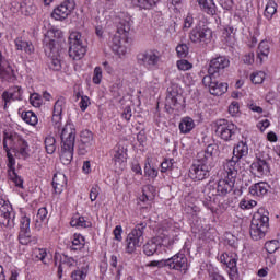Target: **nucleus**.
Returning a JSON list of instances; mask_svg holds the SVG:
<instances>
[{
	"mask_svg": "<svg viewBox=\"0 0 280 280\" xmlns=\"http://www.w3.org/2000/svg\"><path fill=\"white\" fill-rule=\"evenodd\" d=\"M244 156H248V144L244 141L238 142L233 149V156L236 161L240 159H244Z\"/></svg>",
	"mask_w": 280,
	"mask_h": 280,
	"instance_id": "33",
	"label": "nucleus"
},
{
	"mask_svg": "<svg viewBox=\"0 0 280 280\" xmlns=\"http://www.w3.org/2000/svg\"><path fill=\"white\" fill-rule=\"evenodd\" d=\"M202 84H205V86H208L211 95L220 96L224 95V93L229 91V84L218 82V80H215V77L213 75L203 77Z\"/></svg>",
	"mask_w": 280,
	"mask_h": 280,
	"instance_id": "14",
	"label": "nucleus"
},
{
	"mask_svg": "<svg viewBox=\"0 0 280 280\" xmlns=\"http://www.w3.org/2000/svg\"><path fill=\"white\" fill-rule=\"evenodd\" d=\"M49 68L52 69V71H60V69H62V63L60 62V59L58 58L50 59Z\"/></svg>",
	"mask_w": 280,
	"mask_h": 280,
	"instance_id": "55",
	"label": "nucleus"
},
{
	"mask_svg": "<svg viewBox=\"0 0 280 280\" xmlns=\"http://www.w3.org/2000/svg\"><path fill=\"white\" fill-rule=\"evenodd\" d=\"M235 187V179L226 178L219 179L217 183V194L218 196H228V194H231L233 191V188Z\"/></svg>",
	"mask_w": 280,
	"mask_h": 280,
	"instance_id": "20",
	"label": "nucleus"
},
{
	"mask_svg": "<svg viewBox=\"0 0 280 280\" xmlns=\"http://www.w3.org/2000/svg\"><path fill=\"white\" fill-rule=\"evenodd\" d=\"M229 113L230 115H232V117H235V115L240 113V103H237L236 101L232 102L229 106Z\"/></svg>",
	"mask_w": 280,
	"mask_h": 280,
	"instance_id": "57",
	"label": "nucleus"
},
{
	"mask_svg": "<svg viewBox=\"0 0 280 280\" xmlns=\"http://www.w3.org/2000/svg\"><path fill=\"white\" fill-rule=\"evenodd\" d=\"M132 27V18L128 12H120L117 16V33L112 38L110 47L115 54H126L125 43H128V34Z\"/></svg>",
	"mask_w": 280,
	"mask_h": 280,
	"instance_id": "2",
	"label": "nucleus"
},
{
	"mask_svg": "<svg viewBox=\"0 0 280 280\" xmlns=\"http://www.w3.org/2000/svg\"><path fill=\"white\" fill-rule=\"evenodd\" d=\"M16 51H24L26 56H32L34 54V44L32 42L23 40V38L18 37L14 40Z\"/></svg>",
	"mask_w": 280,
	"mask_h": 280,
	"instance_id": "24",
	"label": "nucleus"
},
{
	"mask_svg": "<svg viewBox=\"0 0 280 280\" xmlns=\"http://www.w3.org/2000/svg\"><path fill=\"white\" fill-rule=\"evenodd\" d=\"M62 106H65V97H59L55 105L52 112V122L55 124V128H60L61 119H62Z\"/></svg>",
	"mask_w": 280,
	"mask_h": 280,
	"instance_id": "22",
	"label": "nucleus"
},
{
	"mask_svg": "<svg viewBox=\"0 0 280 280\" xmlns=\"http://www.w3.org/2000/svg\"><path fill=\"white\" fill-rule=\"evenodd\" d=\"M20 231H30V218L24 215L20 220Z\"/></svg>",
	"mask_w": 280,
	"mask_h": 280,
	"instance_id": "56",
	"label": "nucleus"
},
{
	"mask_svg": "<svg viewBox=\"0 0 280 280\" xmlns=\"http://www.w3.org/2000/svg\"><path fill=\"white\" fill-rule=\"evenodd\" d=\"M197 3L199 4L200 10L210 16H214L215 12H218V7L213 0H197Z\"/></svg>",
	"mask_w": 280,
	"mask_h": 280,
	"instance_id": "30",
	"label": "nucleus"
},
{
	"mask_svg": "<svg viewBox=\"0 0 280 280\" xmlns=\"http://www.w3.org/2000/svg\"><path fill=\"white\" fill-rule=\"evenodd\" d=\"M268 189H270V186L266 182H260L252 185L249 187V194L252 196H266L268 194Z\"/></svg>",
	"mask_w": 280,
	"mask_h": 280,
	"instance_id": "29",
	"label": "nucleus"
},
{
	"mask_svg": "<svg viewBox=\"0 0 280 280\" xmlns=\"http://www.w3.org/2000/svg\"><path fill=\"white\" fill-rule=\"evenodd\" d=\"M131 3L140 10H152L159 3V0H131Z\"/></svg>",
	"mask_w": 280,
	"mask_h": 280,
	"instance_id": "38",
	"label": "nucleus"
},
{
	"mask_svg": "<svg viewBox=\"0 0 280 280\" xmlns=\"http://www.w3.org/2000/svg\"><path fill=\"white\" fill-rule=\"evenodd\" d=\"M113 161L116 172L126 170V149L121 145H116L113 150Z\"/></svg>",
	"mask_w": 280,
	"mask_h": 280,
	"instance_id": "17",
	"label": "nucleus"
},
{
	"mask_svg": "<svg viewBox=\"0 0 280 280\" xmlns=\"http://www.w3.org/2000/svg\"><path fill=\"white\" fill-rule=\"evenodd\" d=\"M162 246L156 238H152L143 245V253L147 257H152V255L159 253V248Z\"/></svg>",
	"mask_w": 280,
	"mask_h": 280,
	"instance_id": "32",
	"label": "nucleus"
},
{
	"mask_svg": "<svg viewBox=\"0 0 280 280\" xmlns=\"http://www.w3.org/2000/svg\"><path fill=\"white\" fill-rule=\"evenodd\" d=\"M233 0H219V4L223 10H233Z\"/></svg>",
	"mask_w": 280,
	"mask_h": 280,
	"instance_id": "63",
	"label": "nucleus"
},
{
	"mask_svg": "<svg viewBox=\"0 0 280 280\" xmlns=\"http://www.w3.org/2000/svg\"><path fill=\"white\" fill-rule=\"evenodd\" d=\"M75 126L66 124L61 130V154L60 161L63 165H70L73 161V150L75 148Z\"/></svg>",
	"mask_w": 280,
	"mask_h": 280,
	"instance_id": "3",
	"label": "nucleus"
},
{
	"mask_svg": "<svg viewBox=\"0 0 280 280\" xmlns=\"http://www.w3.org/2000/svg\"><path fill=\"white\" fill-rule=\"evenodd\" d=\"M45 148L47 154H54V152H56V138H54V136L46 137Z\"/></svg>",
	"mask_w": 280,
	"mask_h": 280,
	"instance_id": "46",
	"label": "nucleus"
},
{
	"mask_svg": "<svg viewBox=\"0 0 280 280\" xmlns=\"http://www.w3.org/2000/svg\"><path fill=\"white\" fill-rule=\"evenodd\" d=\"M166 268H168V270H177L178 272H187V270H189L187 256L183 253L175 254L173 257L166 259Z\"/></svg>",
	"mask_w": 280,
	"mask_h": 280,
	"instance_id": "13",
	"label": "nucleus"
},
{
	"mask_svg": "<svg viewBox=\"0 0 280 280\" xmlns=\"http://www.w3.org/2000/svg\"><path fill=\"white\" fill-rule=\"evenodd\" d=\"M30 102H31L32 106H34L35 108H40V106L43 105V98L40 97V94H38V93L31 94Z\"/></svg>",
	"mask_w": 280,
	"mask_h": 280,
	"instance_id": "51",
	"label": "nucleus"
},
{
	"mask_svg": "<svg viewBox=\"0 0 280 280\" xmlns=\"http://www.w3.org/2000/svg\"><path fill=\"white\" fill-rule=\"evenodd\" d=\"M252 170L257 176H267V174H270V167L265 160H257L254 162L252 164Z\"/></svg>",
	"mask_w": 280,
	"mask_h": 280,
	"instance_id": "27",
	"label": "nucleus"
},
{
	"mask_svg": "<svg viewBox=\"0 0 280 280\" xmlns=\"http://www.w3.org/2000/svg\"><path fill=\"white\" fill-rule=\"evenodd\" d=\"M14 220H16V212H14L12 203L0 199V224L5 229H14Z\"/></svg>",
	"mask_w": 280,
	"mask_h": 280,
	"instance_id": "9",
	"label": "nucleus"
},
{
	"mask_svg": "<svg viewBox=\"0 0 280 280\" xmlns=\"http://www.w3.org/2000/svg\"><path fill=\"white\" fill-rule=\"evenodd\" d=\"M264 80H266V73L264 71L254 72L250 75L253 84H262Z\"/></svg>",
	"mask_w": 280,
	"mask_h": 280,
	"instance_id": "49",
	"label": "nucleus"
},
{
	"mask_svg": "<svg viewBox=\"0 0 280 280\" xmlns=\"http://www.w3.org/2000/svg\"><path fill=\"white\" fill-rule=\"evenodd\" d=\"M212 167L213 164L207 163L205 160L197 158L189 168V177L192 180H205L206 178H209Z\"/></svg>",
	"mask_w": 280,
	"mask_h": 280,
	"instance_id": "8",
	"label": "nucleus"
},
{
	"mask_svg": "<svg viewBox=\"0 0 280 280\" xmlns=\"http://www.w3.org/2000/svg\"><path fill=\"white\" fill-rule=\"evenodd\" d=\"M69 56L72 60H81L86 54V44L80 32H72L69 36Z\"/></svg>",
	"mask_w": 280,
	"mask_h": 280,
	"instance_id": "7",
	"label": "nucleus"
},
{
	"mask_svg": "<svg viewBox=\"0 0 280 280\" xmlns=\"http://www.w3.org/2000/svg\"><path fill=\"white\" fill-rule=\"evenodd\" d=\"M74 10L75 1L66 0L52 11L51 16L55 21H65Z\"/></svg>",
	"mask_w": 280,
	"mask_h": 280,
	"instance_id": "15",
	"label": "nucleus"
},
{
	"mask_svg": "<svg viewBox=\"0 0 280 280\" xmlns=\"http://www.w3.org/2000/svg\"><path fill=\"white\" fill-rule=\"evenodd\" d=\"M147 228L148 223L140 222L128 234L126 238V253H128V255H132V253H135L137 248H141V246H143V242L145 241L143 238V233L145 232Z\"/></svg>",
	"mask_w": 280,
	"mask_h": 280,
	"instance_id": "5",
	"label": "nucleus"
},
{
	"mask_svg": "<svg viewBox=\"0 0 280 280\" xmlns=\"http://www.w3.org/2000/svg\"><path fill=\"white\" fill-rule=\"evenodd\" d=\"M213 32L207 25H196L189 33V38L195 45H208L211 43Z\"/></svg>",
	"mask_w": 280,
	"mask_h": 280,
	"instance_id": "10",
	"label": "nucleus"
},
{
	"mask_svg": "<svg viewBox=\"0 0 280 280\" xmlns=\"http://www.w3.org/2000/svg\"><path fill=\"white\" fill-rule=\"evenodd\" d=\"M147 228L148 223L140 222L128 234L126 238V253H128V255H132V253H135L137 248H141V246H143V242L145 241L143 238V233L145 232Z\"/></svg>",
	"mask_w": 280,
	"mask_h": 280,
	"instance_id": "6",
	"label": "nucleus"
},
{
	"mask_svg": "<svg viewBox=\"0 0 280 280\" xmlns=\"http://www.w3.org/2000/svg\"><path fill=\"white\" fill-rule=\"evenodd\" d=\"M174 167V160H165L161 163V172H167V170H172Z\"/></svg>",
	"mask_w": 280,
	"mask_h": 280,
	"instance_id": "60",
	"label": "nucleus"
},
{
	"mask_svg": "<svg viewBox=\"0 0 280 280\" xmlns=\"http://www.w3.org/2000/svg\"><path fill=\"white\" fill-rule=\"evenodd\" d=\"M275 14H277V2L269 0L265 8V16L268 19V21H270Z\"/></svg>",
	"mask_w": 280,
	"mask_h": 280,
	"instance_id": "43",
	"label": "nucleus"
},
{
	"mask_svg": "<svg viewBox=\"0 0 280 280\" xmlns=\"http://www.w3.org/2000/svg\"><path fill=\"white\" fill-rule=\"evenodd\" d=\"M180 94L176 92H170L166 96L165 106H168L172 110L178 108V102H180Z\"/></svg>",
	"mask_w": 280,
	"mask_h": 280,
	"instance_id": "36",
	"label": "nucleus"
},
{
	"mask_svg": "<svg viewBox=\"0 0 280 280\" xmlns=\"http://www.w3.org/2000/svg\"><path fill=\"white\" fill-rule=\"evenodd\" d=\"M20 10L22 14H25V16H32L36 12V7L32 3L30 0H24L21 5Z\"/></svg>",
	"mask_w": 280,
	"mask_h": 280,
	"instance_id": "40",
	"label": "nucleus"
},
{
	"mask_svg": "<svg viewBox=\"0 0 280 280\" xmlns=\"http://www.w3.org/2000/svg\"><path fill=\"white\" fill-rule=\"evenodd\" d=\"M241 209H253V207H257V201L255 200H242L240 203Z\"/></svg>",
	"mask_w": 280,
	"mask_h": 280,
	"instance_id": "58",
	"label": "nucleus"
},
{
	"mask_svg": "<svg viewBox=\"0 0 280 280\" xmlns=\"http://www.w3.org/2000/svg\"><path fill=\"white\" fill-rule=\"evenodd\" d=\"M270 218L268 217V211L266 209L260 208L257 212L254 213L250 225V237L255 242H259V240H264L266 237V233H268V226H270Z\"/></svg>",
	"mask_w": 280,
	"mask_h": 280,
	"instance_id": "4",
	"label": "nucleus"
},
{
	"mask_svg": "<svg viewBox=\"0 0 280 280\" xmlns=\"http://www.w3.org/2000/svg\"><path fill=\"white\" fill-rule=\"evenodd\" d=\"M231 65V61L224 57V56H219L213 59H211L209 69H208V75H214V73H220V71L226 69Z\"/></svg>",
	"mask_w": 280,
	"mask_h": 280,
	"instance_id": "19",
	"label": "nucleus"
},
{
	"mask_svg": "<svg viewBox=\"0 0 280 280\" xmlns=\"http://www.w3.org/2000/svg\"><path fill=\"white\" fill-rule=\"evenodd\" d=\"M176 54L179 58H187L189 54V47L187 46V44H179L176 47Z\"/></svg>",
	"mask_w": 280,
	"mask_h": 280,
	"instance_id": "52",
	"label": "nucleus"
},
{
	"mask_svg": "<svg viewBox=\"0 0 280 280\" xmlns=\"http://www.w3.org/2000/svg\"><path fill=\"white\" fill-rule=\"evenodd\" d=\"M144 174L149 178H156V176H159V171H156L155 168H151L150 163H147L144 165Z\"/></svg>",
	"mask_w": 280,
	"mask_h": 280,
	"instance_id": "54",
	"label": "nucleus"
},
{
	"mask_svg": "<svg viewBox=\"0 0 280 280\" xmlns=\"http://www.w3.org/2000/svg\"><path fill=\"white\" fill-rule=\"evenodd\" d=\"M3 149L7 152L8 156V172H16L14 165H16V160H14V155L10 153V149L14 150L16 154H19L22 159H27L30 156V144L27 141L23 139V137L19 135H4L3 138Z\"/></svg>",
	"mask_w": 280,
	"mask_h": 280,
	"instance_id": "1",
	"label": "nucleus"
},
{
	"mask_svg": "<svg viewBox=\"0 0 280 280\" xmlns=\"http://www.w3.org/2000/svg\"><path fill=\"white\" fill-rule=\"evenodd\" d=\"M269 54L270 43H268V40L260 42L257 49V60L259 61V65H264V60H268Z\"/></svg>",
	"mask_w": 280,
	"mask_h": 280,
	"instance_id": "28",
	"label": "nucleus"
},
{
	"mask_svg": "<svg viewBox=\"0 0 280 280\" xmlns=\"http://www.w3.org/2000/svg\"><path fill=\"white\" fill-rule=\"evenodd\" d=\"M240 171V160L232 158L223 163V176L231 180L237 179V172Z\"/></svg>",
	"mask_w": 280,
	"mask_h": 280,
	"instance_id": "16",
	"label": "nucleus"
},
{
	"mask_svg": "<svg viewBox=\"0 0 280 280\" xmlns=\"http://www.w3.org/2000/svg\"><path fill=\"white\" fill-rule=\"evenodd\" d=\"M33 256L35 257V259H37V261H43V264H47V261L45 260L47 257V249L35 248L33 252Z\"/></svg>",
	"mask_w": 280,
	"mask_h": 280,
	"instance_id": "47",
	"label": "nucleus"
},
{
	"mask_svg": "<svg viewBox=\"0 0 280 280\" xmlns=\"http://www.w3.org/2000/svg\"><path fill=\"white\" fill-rule=\"evenodd\" d=\"M52 187L55 194H62L65 187H67V176L62 173H56L52 177Z\"/></svg>",
	"mask_w": 280,
	"mask_h": 280,
	"instance_id": "26",
	"label": "nucleus"
},
{
	"mask_svg": "<svg viewBox=\"0 0 280 280\" xmlns=\"http://www.w3.org/2000/svg\"><path fill=\"white\" fill-rule=\"evenodd\" d=\"M194 67V65H191V62H189L187 59H182L177 61V68L179 69V71H189V69H191Z\"/></svg>",
	"mask_w": 280,
	"mask_h": 280,
	"instance_id": "53",
	"label": "nucleus"
},
{
	"mask_svg": "<svg viewBox=\"0 0 280 280\" xmlns=\"http://www.w3.org/2000/svg\"><path fill=\"white\" fill-rule=\"evenodd\" d=\"M93 145V132L85 130L81 132L80 154H86Z\"/></svg>",
	"mask_w": 280,
	"mask_h": 280,
	"instance_id": "23",
	"label": "nucleus"
},
{
	"mask_svg": "<svg viewBox=\"0 0 280 280\" xmlns=\"http://www.w3.org/2000/svg\"><path fill=\"white\" fill-rule=\"evenodd\" d=\"M89 275V269L86 267H81L71 272L72 280H85Z\"/></svg>",
	"mask_w": 280,
	"mask_h": 280,
	"instance_id": "42",
	"label": "nucleus"
},
{
	"mask_svg": "<svg viewBox=\"0 0 280 280\" xmlns=\"http://www.w3.org/2000/svg\"><path fill=\"white\" fill-rule=\"evenodd\" d=\"M97 196H100V186L95 185L90 190V200L95 202V200H97Z\"/></svg>",
	"mask_w": 280,
	"mask_h": 280,
	"instance_id": "59",
	"label": "nucleus"
},
{
	"mask_svg": "<svg viewBox=\"0 0 280 280\" xmlns=\"http://www.w3.org/2000/svg\"><path fill=\"white\" fill-rule=\"evenodd\" d=\"M49 212H47V208H39L37 211L36 222H35V229L37 231H40L43 229V222L47 220V215Z\"/></svg>",
	"mask_w": 280,
	"mask_h": 280,
	"instance_id": "39",
	"label": "nucleus"
},
{
	"mask_svg": "<svg viewBox=\"0 0 280 280\" xmlns=\"http://www.w3.org/2000/svg\"><path fill=\"white\" fill-rule=\"evenodd\" d=\"M22 119L26 124H30V126H36L38 124V117L34 112H23Z\"/></svg>",
	"mask_w": 280,
	"mask_h": 280,
	"instance_id": "44",
	"label": "nucleus"
},
{
	"mask_svg": "<svg viewBox=\"0 0 280 280\" xmlns=\"http://www.w3.org/2000/svg\"><path fill=\"white\" fill-rule=\"evenodd\" d=\"M56 34H58V36H60V34H62V32H60L59 30L56 31H49L47 33V35L44 38V47H45V51H54V49H56V39H51V37L56 36Z\"/></svg>",
	"mask_w": 280,
	"mask_h": 280,
	"instance_id": "31",
	"label": "nucleus"
},
{
	"mask_svg": "<svg viewBox=\"0 0 280 280\" xmlns=\"http://www.w3.org/2000/svg\"><path fill=\"white\" fill-rule=\"evenodd\" d=\"M19 242L22 244V246H34L38 244V237L32 236L30 230H20Z\"/></svg>",
	"mask_w": 280,
	"mask_h": 280,
	"instance_id": "25",
	"label": "nucleus"
},
{
	"mask_svg": "<svg viewBox=\"0 0 280 280\" xmlns=\"http://www.w3.org/2000/svg\"><path fill=\"white\" fill-rule=\"evenodd\" d=\"M89 104H91V98H89V96H81V101L79 103L81 110H86V108H89Z\"/></svg>",
	"mask_w": 280,
	"mask_h": 280,
	"instance_id": "62",
	"label": "nucleus"
},
{
	"mask_svg": "<svg viewBox=\"0 0 280 280\" xmlns=\"http://www.w3.org/2000/svg\"><path fill=\"white\" fill-rule=\"evenodd\" d=\"M93 82L94 84H100V82H102V68L96 67L94 69Z\"/></svg>",
	"mask_w": 280,
	"mask_h": 280,
	"instance_id": "61",
	"label": "nucleus"
},
{
	"mask_svg": "<svg viewBox=\"0 0 280 280\" xmlns=\"http://www.w3.org/2000/svg\"><path fill=\"white\" fill-rule=\"evenodd\" d=\"M84 236L82 234H74L71 250H81V248H84Z\"/></svg>",
	"mask_w": 280,
	"mask_h": 280,
	"instance_id": "45",
	"label": "nucleus"
},
{
	"mask_svg": "<svg viewBox=\"0 0 280 280\" xmlns=\"http://www.w3.org/2000/svg\"><path fill=\"white\" fill-rule=\"evenodd\" d=\"M196 124L191 117H185L179 122V130L183 135H189L190 131L194 130Z\"/></svg>",
	"mask_w": 280,
	"mask_h": 280,
	"instance_id": "37",
	"label": "nucleus"
},
{
	"mask_svg": "<svg viewBox=\"0 0 280 280\" xmlns=\"http://www.w3.org/2000/svg\"><path fill=\"white\" fill-rule=\"evenodd\" d=\"M215 135L223 141H233L237 135V126L226 119L217 120Z\"/></svg>",
	"mask_w": 280,
	"mask_h": 280,
	"instance_id": "12",
	"label": "nucleus"
},
{
	"mask_svg": "<svg viewBox=\"0 0 280 280\" xmlns=\"http://www.w3.org/2000/svg\"><path fill=\"white\" fill-rule=\"evenodd\" d=\"M215 152V144H209L205 151H201L197 154V158L200 161H206L213 165V153Z\"/></svg>",
	"mask_w": 280,
	"mask_h": 280,
	"instance_id": "34",
	"label": "nucleus"
},
{
	"mask_svg": "<svg viewBox=\"0 0 280 280\" xmlns=\"http://www.w3.org/2000/svg\"><path fill=\"white\" fill-rule=\"evenodd\" d=\"M9 179L14 183L15 187H20V189H23V178L16 174V171H10L9 172Z\"/></svg>",
	"mask_w": 280,
	"mask_h": 280,
	"instance_id": "48",
	"label": "nucleus"
},
{
	"mask_svg": "<svg viewBox=\"0 0 280 280\" xmlns=\"http://www.w3.org/2000/svg\"><path fill=\"white\" fill-rule=\"evenodd\" d=\"M70 225L80 229H89V226H91V222L86 221L84 217H73L70 221Z\"/></svg>",
	"mask_w": 280,
	"mask_h": 280,
	"instance_id": "41",
	"label": "nucleus"
},
{
	"mask_svg": "<svg viewBox=\"0 0 280 280\" xmlns=\"http://www.w3.org/2000/svg\"><path fill=\"white\" fill-rule=\"evenodd\" d=\"M265 248H266L267 253H269L270 255H272V253H277V250H279V241L272 240V241L267 242L265 244Z\"/></svg>",
	"mask_w": 280,
	"mask_h": 280,
	"instance_id": "50",
	"label": "nucleus"
},
{
	"mask_svg": "<svg viewBox=\"0 0 280 280\" xmlns=\"http://www.w3.org/2000/svg\"><path fill=\"white\" fill-rule=\"evenodd\" d=\"M77 265H78V261H75L73 257H69L67 255L61 257L60 265L58 267L59 279H62V268H74V266Z\"/></svg>",
	"mask_w": 280,
	"mask_h": 280,
	"instance_id": "35",
	"label": "nucleus"
},
{
	"mask_svg": "<svg viewBox=\"0 0 280 280\" xmlns=\"http://www.w3.org/2000/svg\"><path fill=\"white\" fill-rule=\"evenodd\" d=\"M161 51L156 49H149L137 55L138 65H142L147 67V69H154L159 67V62H161Z\"/></svg>",
	"mask_w": 280,
	"mask_h": 280,
	"instance_id": "11",
	"label": "nucleus"
},
{
	"mask_svg": "<svg viewBox=\"0 0 280 280\" xmlns=\"http://www.w3.org/2000/svg\"><path fill=\"white\" fill-rule=\"evenodd\" d=\"M0 78L4 80V82L14 81V69L10 65V61L3 57V54L0 51Z\"/></svg>",
	"mask_w": 280,
	"mask_h": 280,
	"instance_id": "18",
	"label": "nucleus"
},
{
	"mask_svg": "<svg viewBox=\"0 0 280 280\" xmlns=\"http://www.w3.org/2000/svg\"><path fill=\"white\" fill-rule=\"evenodd\" d=\"M2 100L8 104V102L21 101L23 100V89L21 86H13L8 91L3 92Z\"/></svg>",
	"mask_w": 280,
	"mask_h": 280,
	"instance_id": "21",
	"label": "nucleus"
},
{
	"mask_svg": "<svg viewBox=\"0 0 280 280\" xmlns=\"http://www.w3.org/2000/svg\"><path fill=\"white\" fill-rule=\"evenodd\" d=\"M114 236H115V240H117V242H121L122 237H121V234L124 233V229L121 228V225H117L114 231Z\"/></svg>",
	"mask_w": 280,
	"mask_h": 280,
	"instance_id": "64",
	"label": "nucleus"
}]
</instances>
